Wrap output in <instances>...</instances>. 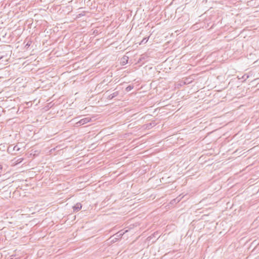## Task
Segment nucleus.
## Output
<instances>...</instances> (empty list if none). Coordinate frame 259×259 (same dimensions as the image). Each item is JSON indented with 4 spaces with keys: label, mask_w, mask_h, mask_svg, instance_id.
<instances>
[{
    "label": "nucleus",
    "mask_w": 259,
    "mask_h": 259,
    "mask_svg": "<svg viewBox=\"0 0 259 259\" xmlns=\"http://www.w3.org/2000/svg\"><path fill=\"white\" fill-rule=\"evenodd\" d=\"M91 118L90 117H85L83 119H80L78 122L76 123V125L77 126L83 125L89 122L90 121Z\"/></svg>",
    "instance_id": "1"
},
{
    "label": "nucleus",
    "mask_w": 259,
    "mask_h": 259,
    "mask_svg": "<svg viewBox=\"0 0 259 259\" xmlns=\"http://www.w3.org/2000/svg\"><path fill=\"white\" fill-rule=\"evenodd\" d=\"M82 205L80 203H77L73 207L74 211H78L81 209Z\"/></svg>",
    "instance_id": "2"
},
{
    "label": "nucleus",
    "mask_w": 259,
    "mask_h": 259,
    "mask_svg": "<svg viewBox=\"0 0 259 259\" xmlns=\"http://www.w3.org/2000/svg\"><path fill=\"white\" fill-rule=\"evenodd\" d=\"M118 94H119L118 92L116 91V92L113 93L112 94H110V95H109L108 97H107V99L108 100H111L113 98L116 97Z\"/></svg>",
    "instance_id": "3"
},
{
    "label": "nucleus",
    "mask_w": 259,
    "mask_h": 259,
    "mask_svg": "<svg viewBox=\"0 0 259 259\" xmlns=\"http://www.w3.org/2000/svg\"><path fill=\"white\" fill-rule=\"evenodd\" d=\"M133 89V85H129L128 86H127L126 89H125V91L126 92H129L130 91H131L132 89Z\"/></svg>",
    "instance_id": "4"
},
{
    "label": "nucleus",
    "mask_w": 259,
    "mask_h": 259,
    "mask_svg": "<svg viewBox=\"0 0 259 259\" xmlns=\"http://www.w3.org/2000/svg\"><path fill=\"white\" fill-rule=\"evenodd\" d=\"M13 150L14 151H19V150H20V148H19V147L17 146V145H16V146H14V147H13Z\"/></svg>",
    "instance_id": "5"
},
{
    "label": "nucleus",
    "mask_w": 259,
    "mask_h": 259,
    "mask_svg": "<svg viewBox=\"0 0 259 259\" xmlns=\"http://www.w3.org/2000/svg\"><path fill=\"white\" fill-rule=\"evenodd\" d=\"M148 41V38H144L143 39V40L141 41L140 44H146Z\"/></svg>",
    "instance_id": "6"
},
{
    "label": "nucleus",
    "mask_w": 259,
    "mask_h": 259,
    "mask_svg": "<svg viewBox=\"0 0 259 259\" xmlns=\"http://www.w3.org/2000/svg\"><path fill=\"white\" fill-rule=\"evenodd\" d=\"M31 43H32V41H28L27 42V43L26 44V45H25V47H26V48H28V47H29L30 46V45H31Z\"/></svg>",
    "instance_id": "7"
},
{
    "label": "nucleus",
    "mask_w": 259,
    "mask_h": 259,
    "mask_svg": "<svg viewBox=\"0 0 259 259\" xmlns=\"http://www.w3.org/2000/svg\"><path fill=\"white\" fill-rule=\"evenodd\" d=\"M123 233H120V232H119L118 233H117V237H119V236H121L123 235Z\"/></svg>",
    "instance_id": "8"
},
{
    "label": "nucleus",
    "mask_w": 259,
    "mask_h": 259,
    "mask_svg": "<svg viewBox=\"0 0 259 259\" xmlns=\"http://www.w3.org/2000/svg\"><path fill=\"white\" fill-rule=\"evenodd\" d=\"M115 239H117V238H115V239H113L112 241L114 242L115 241Z\"/></svg>",
    "instance_id": "9"
},
{
    "label": "nucleus",
    "mask_w": 259,
    "mask_h": 259,
    "mask_svg": "<svg viewBox=\"0 0 259 259\" xmlns=\"http://www.w3.org/2000/svg\"><path fill=\"white\" fill-rule=\"evenodd\" d=\"M115 239H117V238H115V239H113L112 241L114 242L115 241Z\"/></svg>",
    "instance_id": "10"
},
{
    "label": "nucleus",
    "mask_w": 259,
    "mask_h": 259,
    "mask_svg": "<svg viewBox=\"0 0 259 259\" xmlns=\"http://www.w3.org/2000/svg\"><path fill=\"white\" fill-rule=\"evenodd\" d=\"M115 239H117V238H115V239H113L112 241L114 242L115 241Z\"/></svg>",
    "instance_id": "11"
},
{
    "label": "nucleus",
    "mask_w": 259,
    "mask_h": 259,
    "mask_svg": "<svg viewBox=\"0 0 259 259\" xmlns=\"http://www.w3.org/2000/svg\"><path fill=\"white\" fill-rule=\"evenodd\" d=\"M11 148V146H10L8 148V150H9L10 149V148Z\"/></svg>",
    "instance_id": "12"
},
{
    "label": "nucleus",
    "mask_w": 259,
    "mask_h": 259,
    "mask_svg": "<svg viewBox=\"0 0 259 259\" xmlns=\"http://www.w3.org/2000/svg\"><path fill=\"white\" fill-rule=\"evenodd\" d=\"M3 58V56L0 57V60Z\"/></svg>",
    "instance_id": "13"
},
{
    "label": "nucleus",
    "mask_w": 259,
    "mask_h": 259,
    "mask_svg": "<svg viewBox=\"0 0 259 259\" xmlns=\"http://www.w3.org/2000/svg\"><path fill=\"white\" fill-rule=\"evenodd\" d=\"M176 200H177V199H174L172 201H176Z\"/></svg>",
    "instance_id": "14"
},
{
    "label": "nucleus",
    "mask_w": 259,
    "mask_h": 259,
    "mask_svg": "<svg viewBox=\"0 0 259 259\" xmlns=\"http://www.w3.org/2000/svg\"><path fill=\"white\" fill-rule=\"evenodd\" d=\"M10 259H14L13 257H11ZM16 259V258H15Z\"/></svg>",
    "instance_id": "15"
},
{
    "label": "nucleus",
    "mask_w": 259,
    "mask_h": 259,
    "mask_svg": "<svg viewBox=\"0 0 259 259\" xmlns=\"http://www.w3.org/2000/svg\"><path fill=\"white\" fill-rule=\"evenodd\" d=\"M0 168H2V166H1V165H0Z\"/></svg>",
    "instance_id": "16"
}]
</instances>
